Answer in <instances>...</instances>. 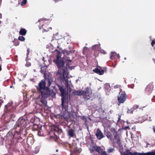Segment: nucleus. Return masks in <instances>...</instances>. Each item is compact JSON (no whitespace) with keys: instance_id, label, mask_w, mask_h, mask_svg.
<instances>
[{"instance_id":"3c124183","label":"nucleus","mask_w":155,"mask_h":155,"mask_svg":"<svg viewBox=\"0 0 155 155\" xmlns=\"http://www.w3.org/2000/svg\"><path fill=\"white\" fill-rule=\"evenodd\" d=\"M153 131L155 133V129L153 128Z\"/></svg>"},{"instance_id":"0eeeda50","label":"nucleus","mask_w":155,"mask_h":155,"mask_svg":"<svg viewBox=\"0 0 155 155\" xmlns=\"http://www.w3.org/2000/svg\"><path fill=\"white\" fill-rule=\"evenodd\" d=\"M127 96L125 92H120L117 97L118 105L120 104L124 103L127 100Z\"/></svg>"},{"instance_id":"338daca9","label":"nucleus","mask_w":155,"mask_h":155,"mask_svg":"<svg viewBox=\"0 0 155 155\" xmlns=\"http://www.w3.org/2000/svg\"><path fill=\"white\" fill-rule=\"evenodd\" d=\"M38 21H40V20H38Z\"/></svg>"},{"instance_id":"e433bc0d","label":"nucleus","mask_w":155,"mask_h":155,"mask_svg":"<svg viewBox=\"0 0 155 155\" xmlns=\"http://www.w3.org/2000/svg\"><path fill=\"white\" fill-rule=\"evenodd\" d=\"M34 129H36L38 127V125L37 124H34L33 127Z\"/></svg>"},{"instance_id":"58836bf2","label":"nucleus","mask_w":155,"mask_h":155,"mask_svg":"<svg viewBox=\"0 0 155 155\" xmlns=\"http://www.w3.org/2000/svg\"><path fill=\"white\" fill-rule=\"evenodd\" d=\"M118 87V86L117 85H116L114 87V88H117Z\"/></svg>"},{"instance_id":"4be33fe9","label":"nucleus","mask_w":155,"mask_h":155,"mask_svg":"<svg viewBox=\"0 0 155 155\" xmlns=\"http://www.w3.org/2000/svg\"><path fill=\"white\" fill-rule=\"evenodd\" d=\"M74 130L72 129H71L68 130V132L69 136H74Z\"/></svg>"},{"instance_id":"5701e85b","label":"nucleus","mask_w":155,"mask_h":155,"mask_svg":"<svg viewBox=\"0 0 155 155\" xmlns=\"http://www.w3.org/2000/svg\"><path fill=\"white\" fill-rule=\"evenodd\" d=\"M13 139H17V141L18 142H21L22 141V140L23 139V138H21V136H13Z\"/></svg>"},{"instance_id":"423d86ee","label":"nucleus","mask_w":155,"mask_h":155,"mask_svg":"<svg viewBox=\"0 0 155 155\" xmlns=\"http://www.w3.org/2000/svg\"><path fill=\"white\" fill-rule=\"evenodd\" d=\"M82 92V96L85 100H87L90 99L92 94V91L90 88L87 87L83 90Z\"/></svg>"},{"instance_id":"4d7b16f0","label":"nucleus","mask_w":155,"mask_h":155,"mask_svg":"<svg viewBox=\"0 0 155 155\" xmlns=\"http://www.w3.org/2000/svg\"><path fill=\"white\" fill-rule=\"evenodd\" d=\"M127 124H128V121H127Z\"/></svg>"},{"instance_id":"a878e982","label":"nucleus","mask_w":155,"mask_h":155,"mask_svg":"<svg viewBox=\"0 0 155 155\" xmlns=\"http://www.w3.org/2000/svg\"><path fill=\"white\" fill-rule=\"evenodd\" d=\"M65 61L66 62H67V61H68V63H67V64H66V67L67 68L68 67L69 68H70V66L69 64V63L70 62H71L72 61V60L70 59H67L65 60Z\"/></svg>"},{"instance_id":"1a4fd4ad","label":"nucleus","mask_w":155,"mask_h":155,"mask_svg":"<svg viewBox=\"0 0 155 155\" xmlns=\"http://www.w3.org/2000/svg\"><path fill=\"white\" fill-rule=\"evenodd\" d=\"M71 150L72 151V152L70 155H79L78 153H80L81 151V149L78 148L77 147H75L74 148L73 146L71 147Z\"/></svg>"},{"instance_id":"e2e57ef3","label":"nucleus","mask_w":155,"mask_h":155,"mask_svg":"<svg viewBox=\"0 0 155 155\" xmlns=\"http://www.w3.org/2000/svg\"><path fill=\"white\" fill-rule=\"evenodd\" d=\"M90 138L91 139L92 138L91 137V136H90Z\"/></svg>"},{"instance_id":"c03bdc74","label":"nucleus","mask_w":155,"mask_h":155,"mask_svg":"<svg viewBox=\"0 0 155 155\" xmlns=\"http://www.w3.org/2000/svg\"><path fill=\"white\" fill-rule=\"evenodd\" d=\"M55 2H57V1H61L62 0H54Z\"/></svg>"},{"instance_id":"4468645a","label":"nucleus","mask_w":155,"mask_h":155,"mask_svg":"<svg viewBox=\"0 0 155 155\" xmlns=\"http://www.w3.org/2000/svg\"><path fill=\"white\" fill-rule=\"evenodd\" d=\"M93 71L95 73L100 75H103L104 73V71L103 70H100L97 68H96L93 70Z\"/></svg>"},{"instance_id":"412c9836","label":"nucleus","mask_w":155,"mask_h":155,"mask_svg":"<svg viewBox=\"0 0 155 155\" xmlns=\"http://www.w3.org/2000/svg\"><path fill=\"white\" fill-rule=\"evenodd\" d=\"M14 43V45L16 46L18 45L19 44V41L16 38H15L14 40L13 41Z\"/></svg>"},{"instance_id":"052dcab7","label":"nucleus","mask_w":155,"mask_h":155,"mask_svg":"<svg viewBox=\"0 0 155 155\" xmlns=\"http://www.w3.org/2000/svg\"><path fill=\"white\" fill-rule=\"evenodd\" d=\"M124 59L126 60V58H124Z\"/></svg>"},{"instance_id":"6e6552de","label":"nucleus","mask_w":155,"mask_h":155,"mask_svg":"<svg viewBox=\"0 0 155 155\" xmlns=\"http://www.w3.org/2000/svg\"><path fill=\"white\" fill-rule=\"evenodd\" d=\"M57 86L58 87V89L61 92V102H62V101H64V102H65L68 101V99L66 98V94L65 91L64 90V89L63 87L62 84H57Z\"/></svg>"},{"instance_id":"a19ab883","label":"nucleus","mask_w":155,"mask_h":155,"mask_svg":"<svg viewBox=\"0 0 155 155\" xmlns=\"http://www.w3.org/2000/svg\"><path fill=\"white\" fill-rule=\"evenodd\" d=\"M27 55H28L29 54V49H28L27 50Z\"/></svg>"},{"instance_id":"79ce46f5","label":"nucleus","mask_w":155,"mask_h":155,"mask_svg":"<svg viewBox=\"0 0 155 155\" xmlns=\"http://www.w3.org/2000/svg\"><path fill=\"white\" fill-rule=\"evenodd\" d=\"M39 150H38L37 151H35L34 152H35V153L36 154V153H38V152H39Z\"/></svg>"},{"instance_id":"13d9d810","label":"nucleus","mask_w":155,"mask_h":155,"mask_svg":"<svg viewBox=\"0 0 155 155\" xmlns=\"http://www.w3.org/2000/svg\"><path fill=\"white\" fill-rule=\"evenodd\" d=\"M115 136H117V133H116V135H115Z\"/></svg>"},{"instance_id":"c9c22d12","label":"nucleus","mask_w":155,"mask_h":155,"mask_svg":"<svg viewBox=\"0 0 155 155\" xmlns=\"http://www.w3.org/2000/svg\"><path fill=\"white\" fill-rule=\"evenodd\" d=\"M4 100L2 99L0 100V107H1L2 104L4 103Z\"/></svg>"},{"instance_id":"0e129e2a","label":"nucleus","mask_w":155,"mask_h":155,"mask_svg":"<svg viewBox=\"0 0 155 155\" xmlns=\"http://www.w3.org/2000/svg\"><path fill=\"white\" fill-rule=\"evenodd\" d=\"M44 26V25H42V27H43V26Z\"/></svg>"},{"instance_id":"4c0bfd02","label":"nucleus","mask_w":155,"mask_h":155,"mask_svg":"<svg viewBox=\"0 0 155 155\" xmlns=\"http://www.w3.org/2000/svg\"><path fill=\"white\" fill-rule=\"evenodd\" d=\"M97 137L99 140H100L102 138L104 137V136H97Z\"/></svg>"},{"instance_id":"680f3d73","label":"nucleus","mask_w":155,"mask_h":155,"mask_svg":"<svg viewBox=\"0 0 155 155\" xmlns=\"http://www.w3.org/2000/svg\"><path fill=\"white\" fill-rule=\"evenodd\" d=\"M115 65L113 66L114 68L115 67Z\"/></svg>"},{"instance_id":"39448f33","label":"nucleus","mask_w":155,"mask_h":155,"mask_svg":"<svg viewBox=\"0 0 155 155\" xmlns=\"http://www.w3.org/2000/svg\"><path fill=\"white\" fill-rule=\"evenodd\" d=\"M13 103L12 102H8L4 106V111L5 113H10L14 112L15 110V107L13 105Z\"/></svg>"},{"instance_id":"a18cd8bd","label":"nucleus","mask_w":155,"mask_h":155,"mask_svg":"<svg viewBox=\"0 0 155 155\" xmlns=\"http://www.w3.org/2000/svg\"><path fill=\"white\" fill-rule=\"evenodd\" d=\"M2 18V14L1 13H0V18Z\"/></svg>"},{"instance_id":"f8f14e48","label":"nucleus","mask_w":155,"mask_h":155,"mask_svg":"<svg viewBox=\"0 0 155 155\" xmlns=\"http://www.w3.org/2000/svg\"><path fill=\"white\" fill-rule=\"evenodd\" d=\"M54 132L53 134L54 136H57V134H60L62 132V130L58 127H55L54 129Z\"/></svg>"},{"instance_id":"69168bd1","label":"nucleus","mask_w":155,"mask_h":155,"mask_svg":"<svg viewBox=\"0 0 155 155\" xmlns=\"http://www.w3.org/2000/svg\"><path fill=\"white\" fill-rule=\"evenodd\" d=\"M27 142L28 141V139H27Z\"/></svg>"},{"instance_id":"f257e3e1","label":"nucleus","mask_w":155,"mask_h":155,"mask_svg":"<svg viewBox=\"0 0 155 155\" xmlns=\"http://www.w3.org/2000/svg\"><path fill=\"white\" fill-rule=\"evenodd\" d=\"M53 83V78L52 76L45 74L44 79L41 80L38 85L36 86L38 92L40 93L42 99H45L49 97H54L56 93L53 89L49 88Z\"/></svg>"},{"instance_id":"aec40b11","label":"nucleus","mask_w":155,"mask_h":155,"mask_svg":"<svg viewBox=\"0 0 155 155\" xmlns=\"http://www.w3.org/2000/svg\"><path fill=\"white\" fill-rule=\"evenodd\" d=\"M95 134L96 136H104L103 134L99 128H97Z\"/></svg>"},{"instance_id":"09e8293b","label":"nucleus","mask_w":155,"mask_h":155,"mask_svg":"<svg viewBox=\"0 0 155 155\" xmlns=\"http://www.w3.org/2000/svg\"><path fill=\"white\" fill-rule=\"evenodd\" d=\"M137 134L138 135H140V132H137Z\"/></svg>"},{"instance_id":"864d4df0","label":"nucleus","mask_w":155,"mask_h":155,"mask_svg":"<svg viewBox=\"0 0 155 155\" xmlns=\"http://www.w3.org/2000/svg\"><path fill=\"white\" fill-rule=\"evenodd\" d=\"M135 129V127L134 128V127H133L132 128V129Z\"/></svg>"},{"instance_id":"c85d7f7f","label":"nucleus","mask_w":155,"mask_h":155,"mask_svg":"<svg viewBox=\"0 0 155 155\" xmlns=\"http://www.w3.org/2000/svg\"><path fill=\"white\" fill-rule=\"evenodd\" d=\"M114 150V148H109V149H108L107 150V152L108 153H110L112 152Z\"/></svg>"},{"instance_id":"bb28decb","label":"nucleus","mask_w":155,"mask_h":155,"mask_svg":"<svg viewBox=\"0 0 155 155\" xmlns=\"http://www.w3.org/2000/svg\"><path fill=\"white\" fill-rule=\"evenodd\" d=\"M145 155H155V152L152 151L147 153Z\"/></svg>"},{"instance_id":"8fccbe9b","label":"nucleus","mask_w":155,"mask_h":155,"mask_svg":"<svg viewBox=\"0 0 155 155\" xmlns=\"http://www.w3.org/2000/svg\"><path fill=\"white\" fill-rule=\"evenodd\" d=\"M107 137L108 138H111V137H110L111 136H107Z\"/></svg>"},{"instance_id":"2f4dec72","label":"nucleus","mask_w":155,"mask_h":155,"mask_svg":"<svg viewBox=\"0 0 155 155\" xmlns=\"http://www.w3.org/2000/svg\"><path fill=\"white\" fill-rule=\"evenodd\" d=\"M122 115L121 114H119L118 115V120H117V122H119L120 120L121 116Z\"/></svg>"},{"instance_id":"49530a36","label":"nucleus","mask_w":155,"mask_h":155,"mask_svg":"<svg viewBox=\"0 0 155 155\" xmlns=\"http://www.w3.org/2000/svg\"><path fill=\"white\" fill-rule=\"evenodd\" d=\"M153 60L154 63L155 64V59L154 58H153Z\"/></svg>"},{"instance_id":"b1692460","label":"nucleus","mask_w":155,"mask_h":155,"mask_svg":"<svg viewBox=\"0 0 155 155\" xmlns=\"http://www.w3.org/2000/svg\"><path fill=\"white\" fill-rule=\"evenodd\" d=\"M25 38H24L23 36H19L18 37V40L19 41H24L25 40Z\"/></svg>"},{"instance_id":"6ab92c4d","label":"nucleus","mask_w":155,"mask_h":155,"mask_svg":"<svg viewBox=\"0 0 155 155\" xmlns=\"http://www.w3.org/2000/svg\"><path fill=\"white\" fill-rule=\"evenodd\" d=\"M55 51H57L58 52V53L56 55V58L54 60H60L61 58V52L58 51V50L56 49L55 50Z\"/></svg>"},{"instance_id":"393cba45","label":"nucleus","mask_w":155,"mask_h":155,"mask_svg":"<svg viewBox=\"0 0 155 155\" xmlns=\"http://www.w3.org/2000/svg\"><path fill=\"white\" fill-rule=\"evenodd\" d=\"M51 139H53L55 141L57 142L58 140V136H50Z\"/></svg>"},{"instance_id":"7ed1b4c3","label":"nucleus","mask_w":155,"mask_h":155,"mask_svg":"<svg viewBox=\"0 0 155 155\" xmlns=\"http://www.w3.org/2000/svg\"><path fill=\"white\" fill-rule=\"evenodd\" d=\"M53 62L56 64L58 68V73L60 74H62L61 76L62 81H64L67 86L68 85V70L67 67H64L65 62L62 58L58 60H54Z\"/></svg>"},{"instance_id":"dca6fc26","label":"nucleus","mask_w":155,"mask_h":155,"mask_svg":"<svg viewBox=\"0 0 155 155\" xmlns=\"http://www.w3.org/2000/svg\"><path fill=\"white\" fill-rule=\"evenodd\" d=\"M83 90H78L74 91L73 94L75 95L81 96L82 95Z\"/></svg>"},{"instance_id":"ea45409f","label":"nucleus","mask_w":155,"mask_h":155,"mask_svg":"<svg viewBox=\"0 0 155 155\" xmlns=\"http://www.w3.org/2000/svg\"><path fill=\"white\" fill-rule=\"evenodd\" d=\"M15 116V115L14 114H12L10 116V117H11V118H12V117H14Z\"/></svg>"},{"instance_id":"7c9ffc66","label":"nucleus","mask_w":155,"mask_h":155,"mask_svg":"<svg viewBox=\"0 0 155 155\" xmlns=\"http://www.w3.org/2000/svg\"><path fill=\"white\" fill-rule=\"evenodd\" d=\"M134 111L136 109H137L139 108V106L137 105H134L132 108Z\"/></svg>"},{"instance_id":"473e14b6","label":"nucleus","mask_w":155,"mask_h":155,"mask_svg":"<svg viewBox=\"0 0 155 155\" xmlns=\"http://www.w3.org/2000/svg\"><path fill=\"white\" fill-rule=\"evenodd\" d=\"M27 2V0H23L21 3V5H25Z\"/></svg>"},{"instance_id":"6e6d98bb","label":"nucleus","mask_w":155,"mask_h":155,"mask_svg":"<svg viewBox=\"0 0 155 155\" xmlns=\"http://www.w3.org/2000/svg\"><path fill=\"white\" fill-rule=\"evenodd\" d=\"M57 48H59V46H58L57 47Z\"/></svg>"},{"instance_id":"f03ea898","label":"nucleus","mask_w":155,"mask_h":155,"mask_svg":"<svg viewBox=\"0 0 155 155\" xmlns=\"http://www.w3.org/2000/svg\"><path fill=\"white\" fill-rule=\"evenodd\" d=\"M30 126L29 121L26 117H20L16 122L14 127V129L9 133L10 136L22 134L24 136L27 135L25 128H28Z\"/></svg>"},{"instance_id":"a211bd4d","label":"nucleus","mask_w":155,"mask_h":155,"mask_svg":"<svg viewBox=\"0 0 155 155\" xmlns=\"http://www.w3.org/2000/svg\"><path fill=\"white\" fill-rule=\"evenodd\" d=\"M27 31L26 29L24 28H21L19 32V34L20 35L22 36H24L26 34Z\"/></svg>"},{"instance_id":"ddd939ff","label":"nucleus","mask_w":155,"mask_h":155,"mask_svg":"<svg viewBox=\"0 0 155 155\" xmlns=\"http://www.w3.org/2000/svg\"><path fill=\"white\" fill-rule=\"evenodd\" d=\"M120 56L115 52H111L110 54V58L113 60L115 58H119Z\"/></svg>"},{"instance_id":"f704fd0d","label":"nucleus","mask_w":155,"mask_h":155,"mask_svg":"<svg viewBox=\"0 0 155 155\" xmlns=\"http://www.w3.org/2000/svg\"><path fill=\"white\" fill-rule=\"evenodd\" d=\"M154 44L155 45V40H152V42L151 43V45L152 47L153 46Z\"/></svg>"},{"instance_id":"72a5a7b5","label":"nucleus","mask_w":155,"mask_h":155,"mask_svg":"<svg viewBox=\"0 0 155 155\" xmlns=\"http://www.w3.org/2000/svg\"><path fill=\"white\" fill-rule=\"evenodd\" d=\"M49 29L51 30L52 29L51 27H49V28H48L47 29H43V32H45V31L47 32V31H49Z\"/></svg>"},{"instance_id":"9b49d317","label":"nucleus","mask_w":155,"mask_h":155,"mask_svg":"<svg viewBox=\"0 0 155 155\" xmlns=\"http://www.w3.org/2000/svg\"><path fill=\"white\" fill-rule=\"evenodd\" d=\"M153 88V85L152 83L149 84L146 87L145 91L149 93H150L152 91Z\"/></svg>"},{"instance_id":"37998d69","label":"nucleus","mask_w":155,"mask_h":155,"mask_svg":"<svg viewBox=\"0 0 155 155\" xmlns=\"http://www.w3.org/2000/svg\"><path fill=\"white\" fill-rule=\"evenodd\" d=\"M2 70V66L1 65H0V71H1Z\"/></svg>"},{"instance_id":"9d476101","label":"nucleus","mask_w":155,"mask_h":155,"mask_svg":"<svg viewBox=\"0 0 155 155\" xmlns=\"http://www.w3.org/2000/svg\"><path fill=\"white\" fill-rule=\"evenodd\" d=\"M146 154V153H142L135 152L132 153L130 152L129 150H126L124 154L122 155H145Z\"/></svg>"},{"instance_id":"603ef678","label":"nucleus","mask_w":155,"mask_h":155,"mask_svg":"<svg viewBox=\"0 0 155 155\" xmlns=\"http://www.w3.org/2000/svg\"><path fill=\"white\" fill-rule=\"evenodd\" d=\"M131 139H132V138H133L134 137L132 136H131Z\"/></svg>"},{"instance_id":"cd10ccee","label":"nucleus","mask_w":155,"mask_h":155,"mask_svg":"<svg viewBox=\"0 0 155 155\" xmlns=\"http://www.w3.org/2000/svg\"><path fill=\"white\" fill-rule=\"evenodd\" d=\"M133 111L134 110L132 108H131L130 109H128L127 111V113L133 114Z\"/></svg>"},{"instance_id":"20e7f679","label":"nucleus","mask_w":155,"mask_h":155,"mask_svg":"<svg viewBox=\"0 0 155 155\" xmlns=\"http://www.w3.org/2000/svg\"><path fill=\"white\" fill-rule=\"evenodd\" d=\"M62 111L60 114V117L61 119H64L67 120L69 117L71 116L70 113L68 111V101L64 102L62 101L61 102Z\"/></svg>"},{"instance_id":"bf43d9fd","label":"nucleus","mask_w":155,"mask_h":155,"mask_svg":"<svg viewBox=\"0 0 155 155\" xmlns=\"http://www.w3.org/2000/svg\"><path fill=\"white\" fill-rule=\"evenodd\" d=\"M58 150H56V152H58Z\"/></svg>"},{"instance_id":"c756f323","label":"nucleus","mask_w":155,"mask_h":155,"mask_svg":"<svg viewBox=\"0 0 155 155\" xmlns=\"http://www.w3.org/2000/svg\"><path fill=\"white\" fill-rule=\"evenodd\" d=\"M37 130L38 131L37 133L38 136H43L42 135L43 134H42V132L41 131V129L39 130Z\"/></svg>"},{"instance_id":"de8ad7c7","label":"nucleus","mask_w":155,"mask_h":155,"mask_svg":"<svg viewBox=\"0 0 155 155\" xmlns=\"http://www.w3.org/2000/svg\"><path fill=\"white\" fill-rule=\"evenodd\" d=\"M105 134V135H106V134ZM106 136H110V134H108H108H106Z\"/></svg>"},{"instance_id":"2eb2a0df","label":"nucleus","mask_w":155,"mask_h":155,"mask_svg":"<svg viewBox=\"0 0 155 155\" xmlns=\"http://www.w3.org/2000/svg\"><path fill=\"white\" fill-rule=\"evenodd\" d=\"M94 150L99 153L101 150V148L99 146H93L92 147V149L91 150L92 152H93Z\"/></svg>"},{"instance_id":"5fc2aeb1","label":"nucleus","mask_w":155,"mask_h":155,"mask_svg":"<svg viewBox=\"0 0 155 155\" xmlns=\"http://www.w3.org/2000/svg\"><path fill=\"white\" fill-rule=\"evenodd\" d=\"M104 54H106V52H104Z\"/></svg>"},{"instance_id":"f3484780","label":"nucleus","mask_w":155,"mask_h":155,"mask_svg":"<svg viewBox=\"0 0 155 155\" xmlns=\"http://www.w3.org/2000/svg\"><path fill=\"white\" fill-rule=\"evenodd\" d=\"M119 137L120 136H114V142L117 143L119 145L121 144V142L120 140Z\"/></svg>"}]
</instances>
